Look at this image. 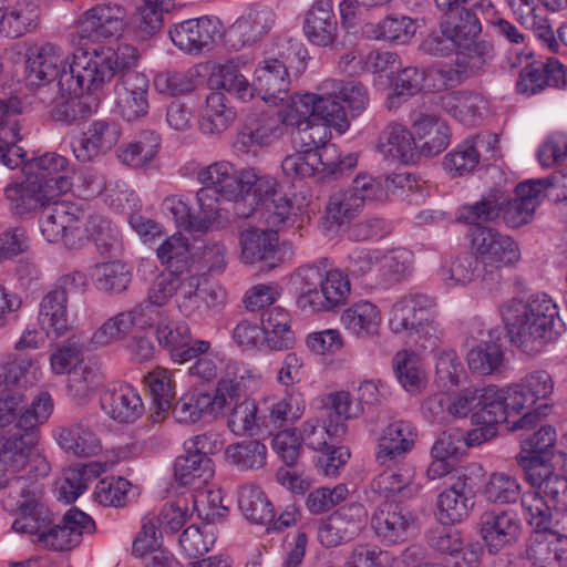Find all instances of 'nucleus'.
<instances>
[{
  "mask_svg": "<svg viewBox=\"0 0 567 567\" xmlns=\"http://www.w3.org/2000/svg\"><path fill=\"white\" fill-rule=\"evenodd\" d=\"M18 516L12 523L17 533H28L37 538L50 525L48 508L41 504L34 493L27 495L18 502Z\"/></svg>",
  "mask_w": 567,
  "mask_h": 567,
  "instance_id": "46",
  "label": "nucleus"
},
{
  "mask_svg": "<svg viewBox=\"0 0 567 567\" xmlns=\"http://www.w3.org/2000/svg\"><path fill=\"white\" fill-rule=\"evenodd\" d=\"M69 172L68 158L56 153L32 158L23 167L24 175L31 176L44 188L47 185L52 187L60 178H65L72 185Z\"/></svg>",
  "mask_w": 567,
  "mask_h": 567,
  "instance_id": "44",
  "label": "nucleus"
},
{
  "mask_svg": "<svg viewBox=\"0 0 567 567\" xmlns=\"http://www.w3.org/2000/svg\"><path fill=\"white\" fill-rule=\"evenodd\" d=\"M155 334L158 344L169 351L175 362L179 358L176 353L192 340L189 326L185 321L173 320L167 316L158 321Z\"/></svg>",
  "mask_w": 567,
  "mask_h": 567,
  "instance_id": "63",
  "label": "nucleus"
},
{
  "mask_svg": "<svg viewBox=\"0 0 567 567\" xmlns=\"http://www.w3.org/2000/svg\"><path fill=\"white\" fill-rule=\"evenodd\" d=\"M415 22L405 16H388L378 23H368L364 32L377 40L408 43L415 34Z\"/></svg>",
  "mask_w": 567,
  "mask_h": 567,
  "instance_id": "52",
  "label": "nucleus"
},
{
  "mask_svg": "<svg viewBox=\"0 0 567 567\" xmlns=\"http://www.w3.org/2000/svg\"><path fill=\"white\" fill-rule=\"evenodd\" d=\"M501 316L511 342L527 354L540 352L567 330L557 305L547 295L513 298L501 307Z\"/></svg>",
  "mask_w": 567,
  "mask_h": 567,
  "instance_id": "2",
  "label": "nucleus"
},
{
  "mask_svg": "<svg viewBox=\"0 0 567 567\" xmlns=\"http://www.w3.org/2000/svg\"><path fill=\"white\" fill-rule=\"evenodd\" d=\"M497 141V135L491 133L470 136L445 155L443 165L453 175L471 173L484 155L493 156Z\"/></svg>",
  "mask_w": 567,
  "mask_h": 567,
  "instance_id": "22",
  "label": "nucleus"
},
{
  "mask_svg": "<svg viewBox=\"0 0 567 567\" xmlns=\"http://www.w3.org/2000/svg\"><path fill=\"white\" fill-rule=\"evenodd\" d=\"M361 199L348 189L338 190L330 195L326 205L323 227L327 231H334L350 224L361 212Z\"/></svg>",
  "mask_w": 567,
  "mask_h": 567,
  "instance_id": "45",
  "label": "nucleus"
},
{
  "mask_svg": "<svg viewBox=\"0 0 567 567\" xmlns=\"http://www.w3.org/2000/svg\"><path fill=\"white\" fill-rule=\"evenodd\" d=\"M218 412L213 396L198 391L184 394L173 408L176 421L185 424L199 421L204 414L216 415Z\"/></svg>",
  "mask_w": 567,
  "mask_h": 567,
  "instance_id": "56",
  "label": "nucleus"
},
{
  "mask_svg": "<svg viewBox=\"0 0 567 567\" xmlns=\"http://www.w3.org/2000/svg\"><path fill=\"white\" fill-rule=\"evenodd\" d=\"M305 411L302 394L295 389L286 390L285 396L269 408V413L262 415L264 430L271 433L286 423L299 420Z\"/></svg>",
  "mask_w": 567,
  "mask_h": 567,
  "instance_id": "48",
  "label": "nucleus"
},
{
  "mask_svg": "<svg viewBox=\"0 0 567 567\" xmlns=\"http://www.w3.org/2000/svg\"><path fill=\"white\" fill-rule=\"evenodd\" d=\"M347 433L343 421H333L329 415L326 425L320 426L317 420H308L302 424L300 437L311 450L323 452L331 443L339 442Z\"/></svg>",
  "mask_w": 567,
  "mask_h": 567,
  "instance_id": "54",
  "label": "nucleus"
},
{
  "mask_svg": "<svg viewBox=\"0 0 567 567\" xmlns=\"http://www.w3.org/2000/svg\"><path fill=\"white\" fill-rule=\"evenodd\" d=\"M214 475L212 458H203L192 452L178 456L174 463V476L181 485L206 483Z\"/></svg>",
  "mask_w": 567,
  "mask_h": 567,
  "instance_id": "59",
  "label": "nucleus"
},
{
  "mask_svg": "<svg viewBox=\"0 0 567 567\" xmlns=\"http://www.w3.org/2000/svg\"><path fill=\"white\" fill-rule=\"evenodd\" d=\"M296 305L306 313L332 312L344 305L350 281L340 269H329L327 258L298 267L290 276Z\"/></svg>",
  "mask_w": 567,
  "mask_h": 567,
  "instance_id": "4",
  "label": "nucleus"
},
{
  "mask_svg": "<svg viewBox=\"0 0 567 567\" xmlns=\"http://www.w3.org/2000/svg\"><path fill=\"white\" fill-rule=\"evenodd\" d=\"M126 10L116 3H100L85 10L76 21L81 39L100 41L118 38L127 27Z\"/></svg>",
  "mask_w": 567,
  "mask_h": 567,
  "instance_id": "11",
  "label": "nucleus"
},
{
  "mask_svg": "<svg viewBox=\"0 0 567 567\" xmlns=\"http://www.w3.org/2000/svg\"><path fill=\"white\" fill-rule=\"evenodd\" d=\"M203 276L198 272L182 271L179 274L178 289L176 292V306L185 317H193L200 312L203 297L199 287Z\"/></svg>",
  "mask_w": 567,
  "mask_h": 567,
  "instance_id": "64",
  "label": "nucleus"
},
{
  "mask_svg": "<svg viewBox=\"0 0 567 567\" xmlns=\"http://www.w3.org/2000/svg\"><path fill=\"white\" fill-rule=\"evenodd\" d=\"M92 278L99 290L107 293H121L127 289L132 274L124 262L115 260L96 265Z\"/></svg>",
  "mask_w": 567,
  "mask_h": 567,
  "instance_id": "60",
  "label": "nucleus"
},
{
  "mask_svg": "<svg viewBox=\"0 0 567 567\" xmlns=\"http://www.w3.org/2000/svg\"><path fill=\"white\" fill-rule=\"evenodd\" d=\"M467 238L471 251L482 268V284L489 291L497 290L503 282L502 269L520 258L516 241L488 226L472 227Z\"/></svg>",
  "mask_w": 567,
  "mask_h": 567,
  "instance_id": "6",
  "label": "nucleus"
},
{
  "mask_svg": "<svg viewBox=\"0 0 567 567\" xmlns=\"http://www.w3.org/2000/svg\"><path fill=\"white\" fill-rule=\"evenodd\" d=\"M377 147L385 158L405 164L413 162L416 156L413 131L396 122L385 125L379 135Z\"/></svg>",
  "mask_w": 567,
  "mask_h": 567,
  "instance_id": "36",
  "label": "nucleus"
},
{
  "mask_svg": "<svg viewBox=\"0 0 567 567\" xmlns=\"http://www.w3.org/2000/svg\"><path fill=\"white\" fill-rule=\"evenodd\" d=\"M435 298L419 291L401 296L391 307L389 328L398 336L408 338L424 351L437 349L444 331L434 320Z\"/></svg>",
  "mask_w": 567,
  "mask_h": 567,
  "instance_id": "5",
  "label": "nucleus"
},
{
  "mask_svg": "<svg viewBox=\"0 0 567 567\" xmlns=\"http://www.w3.org/2000/svg\"><path fill=\"white\" fill-rule=\"evenodd\" d=\"M169 38L182 51L198 53L210 49L221 34V22L217 17L204 16L188 19L169 28Z\"/></svg>",
  "mask_w": 567,
  "mask_h": 567,
  "instance_id": "15",
  "label": "nucleus"
},
{
  "mask_svg": "<svg viewBox=\"0 0 567 567\" xmlns=\"http://www.w3.org/2000/svg\"><path fill=\"white\" fill-rule=\"evenodd\" d=\"M241 260L245 264L261 265L262 269L276 268L281 258L278 251V237L271 231L250 228L240 235Z\"/></svg>",
  "mask_w": 567,
  "mask_h": 567,
  "instance_id": "26",
  "label": "nucleus"
},
{
  "mask_svg": "<svg viewBox=\"0 0 567 567\" xmlns=\"http://www.w3.org/2000/svg\"><path fill=\"white\" fill-rule=\"evenodd\" d=\"M522 466L525 480L532 488L539 491V494L556 506L567 507V478L565 476L555 473L549 464L538 457L524 458Z\"/></svg>",
  "mask_w": 567,
  "mask_h": 567,
  "instance_id": "24",
  "label": "nucleus"
},
{
  "mask_svg": "<svg viewBox=\"0 0 567 567\" xmlns=\"http://www.w3.org/2000/svg\"><path fill=\"white\" fill-rule=\"evenodd\" d=\"M226 102L227 99L221 92H212L206 97V105L199 118V130L204 134H219L234 122L236 113Z\"/></svg>",
  "mask_w": 567,
  "mask_h": 567,
  "instance_id": "47",
  "label": "nucleus"
},
{
  "mask_svg": "<svg viewBox=\"0 0 567 567\" xmlns=\"http://www.w3.org/2000/svg\"><path fill=\"white\" fill-rule=\"evenodd\" d=\"M551 86H567V68L557 59L548 58L546 62L533 61L520 70L516 90L520 94L535 95Z\"/></svg>",
  "mask_w": 567,
  "mask_h": 567,
  "instance_id": "21",
  "label": "nucleus"
},
{
  "mask_svg": "<svg viewBox=\"0 0 567 567\" xmlns=\"http://www.w3.org/2000/svg\"><path fill=\"white\" fill-rule=\"evenodd\" d=\"M53 437L66 453L76 457H92L102 450L101 441L92 427L83 421L56 426Z\"/></svg>",
  "mask_w": 567,
  "mask_h": 567,
  "instance_id": "27",
  "label": "nucleus"
},
{
  "mask_svg": "<svg viewBox=\"0 0 567 567\" xmlns=\"http://www.w3.org/2000/svg\"><path fill=\"white\" fill-rule=\"evenodd\" d=\"M482 496L487 503L507 505L516 503L522 495V487L516 477L502 472L489 475L482 487Z\"/></svg>",
  "mask_w": 567,
  "mask_h": 567,
  "instance_id": "58",
  "label": "nucleus"
},
{
  "mask_svg": "<svg viewBox=\"0 0 567 567\" xmlns=\"http://www.w3.org/2000/svg\"><path fill=\"white\" fill-rule=\"evenodd\" d=\"M121 130L113 121H93L86 130L75 137L72 151L78 161L87 163L111 151L118 142Z\"/></svg>",
  "mask_w": 567,
  "mask_h": 567,
  "instance_id": "18",
  "label": "nucleus"
},
{
  "mask_svg": "<svg viewBox=\"0 0 567 567\" xmlns=\"http://www.w3.org/2000/svg\"><path fill=\"white\" fill-rule=\"evenodd\" d=\"M213 81L218 89L233 94L243 102L254 97V83L248 82L240 72L239 64L234 60L219 64L214 72Z\"/></svg>",
  "mask_w": 567,
  "mask_h": 567,
  "instance_id": "55",
  "label": "nucleus"
},
{
  "mask_svg": "<svg viewBox=\"0 0 567 567\" xmlns=\"http://www.w3.org/2000/svg\"><path fill=\"white\" fill-rule=\"evenodd\" d=\"M39 18L40 10L33 3L9 7L0 0V34L4 37L17 39L33 31Z\"/></svg>",
  "mask_w": 567,
  "mask_h": 567,
  "instance_id": "39",
  "label": "nucleus"
},
{
  "mask_svg": "<svg viewBox=\"0 0 567 567\" xmlns=\"http://www.w3.org/2000/svg\"><path fill=\"white\" fill-rule=\"evenodd\" d=\"M368 517L365 507L351 503L337 509L318 529V539L326 547H336L353 539L363 528Z\"/></svg>",
  "mask_w": 567,
  "mask_h": 567,
  "instance_id": "14",
  "label": "nucleus"
},
{
  "mask_svg": "<svg viewBox=\"0 0 567 567\" xmlns=\"http://www.w3.org/2000/svg\"><path fill=\"white\" fill-rule=\"evenodd\" d=\"M104 378L101 363L94 358H89L80 370H75L69 378V393L78 403H83L103 384Z\"/></svg>",
  "mask_w": 567,
  "mask_h": 567,
  "instance_id": "51",
  "label": "nucleus"
},
{
  "mask_svg": "<svg viewBox=\"0 0 567 567\" xmlns=\"http://www.w3.org/2000/svg\"><path fill=\"white\" fill-rule=\"evenodd\" d=\"M238 506L243 515L255 524H268L275 517L272 504L261 488L256 485L240 487Z\"/></svg>",
  "mask_w": 567,
  "mask_h": 567,
  "instance_id": "53",
  "label": "nucleus"
},
{
  "mask_svg": "<svg viewBox=\"0 0 567 567\" xmlns=\"http://www.w3.org/2000/svg\"><path fill=\"white\" fill-rule=\"evenodd\" d=\"M83 218L84 212L76 204L53 199L42 209L40 230L49 243L63 241L69 248H79L84 241Z\"/></svg>",
  "mask_w": 567,
  "mask_h": 567,
  "instance_id": "8",
  "label": "nucleus"
},
{
  "mask_svg": "<svg viewBox=\"0 0 567 567\" xmlns=\"http://www.w3.org/2000/svg\"><path fill=\"white\" fill-rule=\"evenodd\" d=\"M442 109L460 123L473 126L482 120L486 100L470 91H453L441 97Z\"/></svg>",
  "mask_w": 567,
  "mask_h": 567,
  "instance_id": "37",
  "label": "nucleus"
},
{
  "mask_svg": "<svg viewBox=\"0 0 567 567\" xmlns=\"http://www.w3.org/2000/svg\"><path fill=\"white\" fill-rule=\"evenodd\" d=\"M165 318V312L147 300L132 310L123 311L106 320L90 339L93 348L105 347L123 340L133 329L147 330Z\"/></svg>",
  "mask_w": 567,
  "mask_h": 567,
  "instance_id": "9",
  "label": "nucleus"
},
{
  "mask_svg": "<svg viewBox=\"0 0 567 567\" xmlns=\"http://www.w3.org/2000/svg\"><path fill=\"white\" fill-rule=\"evenodd\" d=\"M265 342L271 350L289 349L293 343L290 316L281 307L266 309L260 318Z\"/></svg>",
  "mask_w": 567,
  "mask_h": 567,
  "instance_id": "43",
  "label": "nucleus"
},
{
  "mask_svg": "<svg viewBox=\"0 0 567 567\" xmlns=\"http://www.w3.org/2000/svg\"><path fill=\"white\" fill-rule=\"evenodd\" d=\"M338 22L331 0H318L306 12L303 32L315 45L328 47L337 37Z\"/></svg>",
  "mask_w": 567,
  "mask_h": 567,
  "instance_id": "35",
  "label": "nucleus"
},
{
  "mask_svg": "<svg viewBox=\"0 0 567 567\" xmlns=\"http://www.w3.org/2000/svg\"><path fill=\"white\" fill-rule=\"evenodd\" d=\"M416 154L433 157L441 154L450 144L451 132L440 117L419 113L412 123Z\"/></svg>",
  "mask_w": 567,
  "mask_h": 567,
  "instance_id": "25",
  "label": "nucleus"
},
{
  "mask_svg": "<svg viewBox=\"0 0 567 567\" xmlns=\"http://www.w3.org/2000/svg\"><path fill=\"white\" fill-rule=\"evenodd\" d=\"M134 51L130 48L102 47L92 52L74 56L69 70H63L56 87L47 95L44 103L51 104V116L55 121L73 123L99 109L95 92L114 78V71L134 63Z\"/></svg>",
  "mask_w": 567,
  "mask_h": 567,
  "instance_id": "1",
  "label": "nucleus"
},
{
  "mask_svg": "<svg viewBox=\"0 0 567 567\" xmlns=\"http://www.w3.org/2000/svg\"><path fill=\"white\" fill-rule=\"evenodd\" d=\"M196 178L203 185L212 188L224 200H243V187L254 179L251 172L238 171L230 162L219 161L198 167Z\"/></svg>",
  "mask_w": 567,
  "mask_h": 567,
  "instance_id": "13",
  "label": "nucleus"
},
{
  "mask_svg": "<svg viewBox=\"0 0 567 567\" xmlns=\"http://www.w3.org/2000/svg\"><path fill=\"white\" fill-rule=\"evenodd\" d=\"M478 14L481 12L477 9H461L458 12L445 14L441 22L454 42L460 48H466L471 40L476 39L482 32Z\"/></svg>",
  "mask_w": 567,
  "mask_h": 567,
  "instance_id": "50",
  "label": "nucleus"
},
{
  "mask_svg": "<svg viewBox=\"0 0 567 567\" xmlns=\"http://www.w3.org/2000/svg\"><path fill=\"white\" fill-rule=\"evenodd\" d=\"M554 391V381L544 370L526 374L519 383L509 386V404L514 413L533 408L538 401L546 400Z\"/></svg>",
  "mask_w": 567,
  "mask_h": 567,
  "instance_id": "33",
  "label": "nucleus"
},
{
  "mask_svg": "<svg viewBox=\"0 0 567 567\" xmlns=\"http://www.w3.org/2000/svg\"><path fill=\"white\" fill-rule=\"evenodd\" d=\"M102 410L115 422L130 424L144 413V404L138 391L124 383L106 391L101 396Z\"/></svg>",
  "mask_w": 567,
  "mask_h": 567,
  "instance_id": "31",
  "label": "nucleus"
},
{
  "mask_svg": "<svg viewBox=\"0 0 567 567\" xmlns=\"http://www.w3.org/2000/svg\"><path fill=\"white\" fill-rule=\"evenodd\" d=\"M290 76L284 54L269 58L258 64L255 70L254 92L262 101L277 105L288 97Z\"/></svg>",
  "mask_w": 567,
  "mask_h": 567,
  "instance_id": "20",
  "label": "nucleus"
},
{
  "mask_svg": "<svg viewBox=\"0 0 567 567\" xmlns=\"http://www.w3.org/2000/svg\"><path fill=\"white\" fill-rule=\"evenodd\" d=\"M540 187L533 179L522 182L515 187V198L507 195L502 205L501 215L509 228H518L528 224L539 206Z\"/></svg>",
  "mask_w": 567,
  "mask_h": 567,
  "instance_id": "32",
  "label": "nucleus"
},
{
  "mask_svg": "<svg viewBox=\"0 0 567 567\" xmlns=\"http://www.w3.org/2000/svg\"><path fill=\"white\" fill-rule=\"evenodd\" d=\"M466 361L471 371L481 375H489L501 372L504 353L496 342H480L468 351Z\"/></svg>",
  "mask_w": 567,
  "mask_h": 567,
  "instance_id": "62",
  "label": "nucleus"
},
{
  "mask_svg": "<svg viewBox=\"0 0 567 567\" xmlns=\"http://www.w3.org/2000/svg\"><path fill=\"white\" fill-rule=\"evenodd\" d=\"M412 524V514L396 502L381 503L371 517V526L377 537L390 545L404 542Z\"/></svg>",
  "mask_w": 567,
  "mask_h": 567,
  "instance_id": "23",
  "label": "nucleus"
},
{
  "mask_svg": "<svg viewBox=\"0 0 567 567\" xmlns=\"http://www.w3.org/2000/svg\"><path fill=\"white\" fill-rule=\"evenodd\" d=\"M507 192L502 187L491 188L474 204L464 205L460 209L458 220L472 227L483 226V223L494 221L506 203Z\"/></svg>",
  "mask_w": 567,
  "mask_h": 567,
  "instance_id": "42",
  "label": "nucleus"
},
{
  "mask_svg": "<svg viewBox=\"0 0 567 567\" xmlns=\"http://www.w3.org/2000/svg\"><path fill=\"white\" fill-rule=\"evenodd\" d=\"M105 471L100 462H91L64 471L63 477L56 487V497L65 504H71L89 487V483Z\"/></svg>",
  "mask_w": 567,
  "mask_h": 567,
  "instance_id": "40",
  "label": "nucleus"
},
{
  "mask_svg": "<svg viewBox=\"0 0 567 567\" xmlns=\"http://www.w3.org/2000/svg\"><path fill=\"white\" fill-rule=\"evenodd\" d=\"M63 50L53 43H44L30 50L27 59V81L37 86V95L47 101L63 70H69Z\"/></svg>",
  "mask_w": 567,
  "mask_h": 567,
  "instance_id": "10",
  "label": "nucleus"
},
{
  "mask_svg": "<svg viewBox=\"0 0 567 567\" xmlns=\"http://www.w3.org/2000/svg\"><path fill=\"white\" fill-rule=\"evenodd\" d=\"M275 13L269 8H256L239 17L224 33L225 45L238 51L261 40L272 28Z\"/></svg>",
  "mask_w": 567,
  "mask_h": 567,
  "instance_id": "19",
  "label": "nucleus"
},
{
  "mask_svg": "<svg viewBox=\"0 0 567 567\" xmlns=\"http://www.w3.org/2000/svg\"><path fill=\"white\" fill-rule=\"evenodd\" d=\"M386 468L375 478L378 491L388 496L390 494L411 492L415 472L411 464L401 460L385 464Z\"/></svg>",
  "mask_w": 567,
  "mask_h": 567,
  "instance_id": "61",
  "label": "nucleus"
},
{
  "mask_svg": "<svg viewBox=\"0 0 567 567\" xmlns=\"http://www.w3.org/2000/svg\"><path fill=\"white\" fill-rule=\"evenodd\" d=\"M416 440L415 426L404 420H396L384 427L379 439L377 461L385 465L402 460L412 451Z\"/></svg>",
  "mask_w": 567,
  "mask_h": 567,
  "instance_id": "29",
  "label": "nucleus"
},
{
  "mask_svg": "<svg viewBox=\"0 0 567 567\" xmlns=\"http://www.w3.org/2000/svg\"><path fill=\"white\" fill-rule=\"evenodd\" d=\"M452 482L437 497V516L442 524H455L468 516L474 505L475 484L465 471H456Z\"/></svg>",
  "mask_w": 567,
  "mask_h": 567,
  "instance_id": "17",
  "label": "nucleus"
},
{
  "mask_svg": "<svg viewBox=\"0 0 567 567\" xmlns=\"http://www.w3.org/2000/svg\"><path fill=\"white\" fill-rule=\"evenodd\" d=\"M87 238L94 241L101 255L117 257L123 250L122 239L117 227L107 218L99 215L90 216L85 230Z\"/></svg>",
  "mask_w": 567,
  "mask_h": 567,
  "instance_id": "49",
  "label": "nucleus"
},
{
  "mask_svg": "<svg viewBox=\"0 0 567 567\" xmlns=\"http://www.w3.org/2000/svg\"><path fill=\"white\" fill-rule=\"evenodd\" d=\"M105 471L100 462H91L64 471L63 477L56 487V497L65 504H71L89 487V483Z\"/></svg>",
  "mask_w": 567,
  "mask_h": 567,
  "instance_id": "41",
  "label": "nucleus"
},
{
  "mask_svg": "<svg viewBox=\"0 0 567 567\" xmlns=\"http://www.w3.org/2000/svg\"><path fill=\"white\" fill-rule=\"evenodd\" d=\"M38 323L51 340H58L69 332L68 292L64 289L53 288L43 296L39 305Z\"/></svg>",
  "mask_w": 567,
  "mask_h": 567,
  "instance_id": "30",
  "label": "nucleus"
},
{
  "mask_svg": "<svg viewBox=\"0 0 567 567\" xmlns=\"http://www.w3.org/2000/svg\"><path fill=\"white\" fill-rule=\"evenodd\" d=\"M121 48L132 49L135 59L132 65L114 71V76L117 75L113 89L114 112L124 121L134 122L148 114L150 81L144 73L133 70L140 59L137 49L131 44H122L116 49Z\"/></svg>",
  "mask_w": 567,
  "mask_h": 567,
  "instance_id": "7",
  "label": "nucleus"
},
{
  "mask_svg": "<svg viewBox=\"0 0 567 567\" xmlns=\"http://www.w3.org/2000/svg\"><path fill=\"white\" fill-rule=\"evenodd\" d=\"M526 558L534 567H567V536L553 530L535 533Z\"/></svg>",
  "mask_w": 567,
  "mask_h": 567,
  "instance_id": "28",
  "label": "nucleus"
},
{
  "mask_svg": "<svg viewBox=\"0 0 567 567\" xmlns=\"http://www.w3.org/2000/svg\"><path fill=\"white\" fill-rule=\"evenodd\" d=\"M52 410L50 394L40 393L20 415L17 429L24 433L8 436L0 447V462L7 471H24L32 478L44 477L50 473V464L39 447L34 430L47 422Z\"/></svg>",
  "mask_w": 567,
  "mask_h": 567,
  "instance_id": "3",
  "label": "nucleus"
},
{
  "mask_svg": "<svg viewBox=\"0 0 567 567\" xmlns=\"http://www.w3.org/2000/svg\"><path fill=\"white\" fill-rule=\"evenodd\" d=\"M71 189V184L65 178L58 179L52 187H42L31 176H25L21 183H14L6 187L4 194L11 209L17 215H25L38 208H44L47 204Z\"/></svg>",
  "mask_w": 567,
  "mask_h": 567,
  "instance_id": "12",
  "label": "nucleus"
},
{
  "mask_svg": "<svg viewBox=\"0 0 567 567\" xmlns=\"http://www.w3.org/2000/svg\"><path fill=\"white\" fill-rule=\"evenodd\" d=\"M341 322L351 334L369 339L379 334L381 312L374 303L359 301L343 311Z\"/></svg>",
  "mask_w": 567,
  "mask_h": 567,
  "instance_id": "38",
  "label": "nucleus"
},
{
  "mask_svg": "<svg viewBox=\"0 0 567 567\" xmlns=\"http://www.w3.org/2000/svg\"><path fill=\"white\" fill-rule=\"evenodd\" d=\"M476 411L472 413V423L497 424L508 422L511 412H514L509 404V386L498 389L489 384L477 389Z\"/></svg>",
  "mask_w": 567,
  "mask_h": 567,
  "instance_id": "34",
  "label": "nucleus"
},
{
  "mask_svg": "<svg viewBox=\"0 0 567 567\" xmlns=\"http://www.w3.org/2000/svg\"><path fill=\"white\" fill-rule=\"evenodd\" d=\"M480 534L487 549L496 554L513 546L520 535V520L511 511L488 509L482 513L478 522Z\"/></svg>",
  "mask_w": 567,
  "mask_h": 567,
  "instance_id": "16",
  "label": "nucleus"
},
{
  "mask_svg": "<svg viewBox=\"0 0 567 567\" xmlns=\"http://www.w3.org/2000/svg\"><path fill=\"white\" fill-rule=\"evenodd\" d=\"M225 456L239 470H259L266 465L267 447L258 440H244L228 445Z\"/></svg>",
  "mask_w": 567,
  "mask_h": 567,
  "instance_id": "57",
  "label": "nucleus"
}]
</instances>
